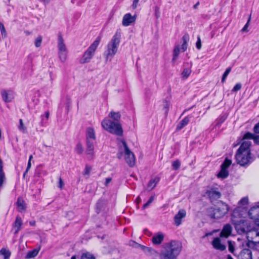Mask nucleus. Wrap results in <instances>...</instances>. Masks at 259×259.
I'll return each mask as SVG.
<instances>
[{"label":"nucleus","instance_id":"obj_49","mask_svg":"<svg viewBox=\"0 0 259 259\" xmlns=\"http://www.w3.org/2000/svg\"><path fill=\"white\" fill-rule=\"evenodd\" d=\"M196 48L198 50H200L201 49V39H200V36H198V37H197V41L196 42Z\"/></svg>","mask_w":259,"mask_h":259},{"label":"nucleus","instance_id":"obj_33","mask_svg":"<svg viewBox=\"0 0 259 259\" xmlns=\"http://www.w3.org/2000/svg\"><path fill=\"white\" fill-rule=\"evenodd\" d=\"M58 56L61 62H64L67 59V51H58Z\"/></svg>","mask_w":259,"mask_h":259},{"label":"nucleus","instance_id":"obj_3","mask_svg":"<svg viewBox=\"0 0 259 259\" xmlns=\"http://www.w3.org/2000/svg\"><path fill=\"white\" fill-rule=\"evenodd\" d=\"M229 210V206L225 203L221 202L216 207H209L206 210L207 215L212 220H218L223 218Z\"/></svg>","mask_w":259,"mask_h":259},{"label":"nucleus","instance_id":"obj_40","mask_svg":"<svg viewBox=\"0 0 259 259\" xmlns=\"http://www.w3.org/2000/svg\"><path fill=\"white\" fill-rule=\"evenodd\" d=\"M180 165H181L180 161L178 160L174 161L172 162V168L174 170H177V169H179L180 167Z\"/></svg>","mask_w":259,"mask_h":259},{"label":"nucleus","instance_id":"obj_55","mask_svg":"<svg viewBox=\"0 0 259 259\" xmlns=\"http://www.w3.org/2000/svg\"><path fill=\"white\" fill-rule=\"evenodd\" d=\"M64 185V183L63 182V180H62L61 178L60 177L59 179V187L62 189L63 188V186Z\"/></svg>","mask_w":259,"mask_h":259},{"label":"nucleus","instance_id":"obj_15","mask_svg":"<svg viewBox=\"0 0 259 259\" xmlns=\"http://www.w3.org/2000/svg\"><path fill=\"white\" fill-rule=\"evenodd\" d=\"M248 214L251 219L259 221V205L251 207L248 211Z\"/></svg>","mask_w":259,"mask_h":259},{"label":"nucleus","instance_id":"obj_51","mask_svg":"<svg viewBox=\"0 0 259 259\" xmlns=\"http://www.w3.org/2000/svg\"><path fill=\"white\" fill-rule=\"evenodd\" d=\"M31 162L30 161V160H28V164H27V168L25 171V172H24L23 174V177H25L26 174L28 172V171L29 170V169L31 167Z\"/></svg>","mask_w":259,"mask_h":259},{"label":"nucleus","instance_id":"obj_6","mask_svg":"<svg viewBox=\"0 0 259 259\" xmlns=\"http://www.w3.org/2000/svg\"><path fill=\"white\" fill-rule=\"evenodd\" d=\"M247 241L245 246L253 248L256 243H259V226H252L246 234Z\"/></svg>","mask_w":259,"mask_h":259},{"label":"nucleus","instance_id":"obj_18","mask_svg":"<svg viewBox=\"0 0 259 259\" xmlns=\"http://www.w3.org/2000/svg\"><path fill=\"white\" fill-rule=\"evenodd\" d=\"M232 228L230 224H226L220 233V237L227 238L231 234Z\"/></svg>","mask_w":259,"mask_h":259},{"label":"nucleus","instance_id":"obj_34","mask_svg":"<svg viewBox=\"0 0 259 259\" xmlns=\"http://www.w3.org/2000/svg\"><path fill=\"white\" fill-rule=\"evenodd\" d=\"M18 128L22 133L25 134L27 133V128L24 124L22 119H19V124L18 126Z\"/></svg>","mask_w":259,"mask_h":259},{"label":"nucleus","instance_id":"obj_31","mask_svg":"<svg viewBox=\"0 0 259 259\" xmlns=\"http://www.w3.org/2000/svg\"><path fill=\"white\" fill-rule=\"evenodd\" d=\"M6 180L5 174L3 170V166L0 165V188H2Z\"/></svg>","mask_w":259,"mask_h":259},{"label":"nucleus","instance_id":"obj_1","mask_svg":"<svg viewBox=\"0 0 259 259\" xmlns=\"http://www.w3.org/2000/svg\"><path fill=\"white\" fill-rule=\"evenodd\" d=\"M108 117L112 120L105 119L102 122V127L109 133L121 136L123 134V130L119 120L121 115L119 112L111 111L108 115Z\"/></svg>","mask_w":259,"mask_h":259},{"label":"nucleus","instance_id":"obj_17","mask_svg":"<svg viewBox=\"0 0 259 259\" xmlns=\"http://www.w3.org/2000/svg\"><path fill=\"white\" fill-rule=\"evenodd\" d=\"M58 51H67L64 39L60 33L58 35Z\"/></svg>","mask_w":259,"mask_h":259},{"label":"nucleus","instance_id":"obj_50","mask_svg":"<svg viewBox=\"0 0 259 259\" xmlns=\"http://www.w3.org/2000/svg\"><path fill=\"white\" fill-rule=\"evenodd\" d=\"M228 244H229V250L233 253L234 251V248L233 246V245L232 244V242L231 241H228Z\"/></svg>","mask_w":259,"mask_h":259},{"label":"nucleus","instance_id":"obj_39","mask_svg":"<svg viewBox=\"0 0 259 259\" xmlns=\"http://www.w3.org/2000/svg\"><path fill=\"white\" fill-rule=\"evenodd\" d=\"M191 72L190 69L185 68L182 73V77L187 78L190 75Z\"/></svg>","mask_w":259,"mask_h":259},{"label":"nucleus","instance_id":"obj_23","mask_svg":"<svg viewBox=\"0 0 259 259\" xmlns=\"http://www.w3.org/2000/svg\"><path fill=\"white\" fill-rule=\"evenodd\" d=\"M183 43L182 45V50L183 52H185L186 51L187 48V42L189 40V35L188 33L185 34L182 38Z\"/></svg>","mask_w":259,"mask_h":259},{"label":"nucleus","instance_id":"obj_48","mask_svg":"<svg viewBox=\"0 0 259 259\" xmlns=\"http://www.w3.org/2000/svg\"><path fill=\"white\" fill-rule=\"evenodd\" d=\"M241 88V84L239 83H237L233 88L232 91L237 92Z\"/></svg>","mask_w":259,"mask_h":259},{"label":"nucleus","instance_id":"obj_11","mask_svg":"<svg viewBox=\"0 0 259 259\" xmlns=\"http://www.w3.org/2000/svg\"><path fill=\"white\" fill-rule=\"evenodd\" d=\"M205 194L211 202L217 200L222 196V193L219 188L213 186L208 187L206 191Z\"/></svg>","mask_w":259,"mask_h":259},{"label":"nucleus","instance_id":"obj_24","mask_svg":"<svg viewBox=\"0 0 259 259\" xmlns=\"http://www.w3.org/2000/svg\"><path fill=\"white\" fill-rule=\"evenodd\" d=\"M159 181V179L157 177L151 179L147 185V189L148 190H152L156 186V184L158 183Z\"/></svg>","mask_w":259,"mask_h":259},{"label":"nucleus","instance_id":"obj_7","mask_svg":"<svg viewBox=\"0 0 259 259\" xmlns=\"http://www.w3.org/2000/svg\"><path fill=\"white\" fill-rule=\"evenodd\" d=\"M101 40L100 37H98L91 44L88 49L84 52L82 57L79 60L81 64L89 63L91 61L95 55V51L99 45Z\"/></svg>","mask_w":259,"mask_h":259},{"label":"nucleus","instance_id":"obj_22","mask_svg":"<svg viewBox=\"0 0 259 259\" xmlns=\"http://www.w3.org/2000/svg\"><path fill=\"white\" fill-rule=\"evenodd\" d=\"M17 209L18 211L22 212L26 209L25 203L21 197H18L16 202Z\"/></svg>","mask_w":259,"mask_h":259},{"label":"nucleus","instance_id":"obj_10","mask_svg":"<svg viewBox=\"0 0 259 259\" xmlns=\"http://www.w3.org/2000/svg\"><path fill=\"white\" fill-rule=\"evenodd\" d=\"M236 160L238 164L245 166L251 162L250 153L237 152L235 155Z\"/></svg>","mask_w":259,"mask_h":259},{"label":"nucleus","instance_id":"obj_35","mask_svg":"<svg viewBox=\"0 0 259 259\" xmlns=\"http://www.w3.org/2000/svg\"><path fill=\"white\" fill-rule=\"evenodd\" d=\"M0 254L4 255V259H7L10 257L11 252L9 250L5 248H2L0 250Z\"/></svg>","mask_w":259,"mask_h":259},{"label":"nucleus","instance_id":"obj_46","mask_svg":"<svg viewBox=\"0 0 259 259\" xmlns=\"http://www.w3.org/2000/svg\"><path fill=\"white\" fill-rule=\"evenodd\" d=\"M251 19V15H250L248 19V21L246 23V24L244 25V26L243 27V28L241 29V31L244 32V31H248L247 30V27H248L250 21Z\"/></svg>","mask_w":259,"mask_h":259},{"label":"nucleus","instance_id":"obj_26","mask_svg":"<svg viewBox=\"0 0 259 259\" xmlns=\"http://www.w3.org/2000/svg\"><path fill=\"white\" fill-rule=\"evenodd\" d=\"M1 95L3 100L6 103L11 102L13 99V97L6 90H3L1 92Z\"/></svg>","mask_w":259,"mask_h":259},{"label":"nucleus","instance_id":"obj_59","mask_svg":"<svg viewBox=\"0 0 259 259\" xmlns=\"http://www.w3.org/2000/svg\"><path fill=\"white\" fill-rule=\"evenodd\" d=\"M199 3L197 2L195 5H194L193 8L194 9H196L197 8V6L199 5Z\"/></svg>","mask_w":259,"mask_h":259},{"label":"nucleus","instance_id":"obj_25","mask_svg":"<svg viewBox=\"0 0 259 259\" xmlns=\"http://www.w3.org/2000/svg\"><path fill=\"white\" fill-rule=\"evenodd\" d=\"M189 121V117L188 116L185 117L178 124L177 126V130L179 131L182 129L185 126L188 124Z\"/></svg>","mask_w":259,"mask_h":259},{"label":"nucleus","instance_id":"obj_13","mask_svg":"<svg viewBox=\"0 0 259 259\" xmlns=\"http://www.w3.org/2000/svg\"><path fill=\"white\" fill-rule=\"evenodd\" d=\"M243 246H244L245 248L238 254V259H252V252L250 250L251 248L246 247L245 243L243 244Z\"/></svg>","mask_w":259,"mask_h":259},{"label":"nucleus","instance_id":"obj_36","mask_svg":"<svg viewBox=\"0 0 259 259\" xmlns=\"http://www.w3.org/2000/svg\"><path fill=\"white\" fill-rule=\"evenodd\" d=\"M75 151L79 154H82L83 151V148L80 143H78L75 148Z\"/></svg>","mask_w":259,"mask_h":259},{"label":"nucleus","instance_id":"obj_29","mask_svg":"<svg viewBox=\"0 0 259 259\" xmlns=\"http://www.w3.org/2000/svg\"><path fill=\"white\" fill-rule=\"evenodd\" d=\"M39 249H39H34L28 251L25 256V258L28 259L36 256L38 254Z\"/></svg>","mask_w":259,"mask_h":259},{"label":"nucleus","instance_id":"obj_60","mask_svg":"<svg viewBox=\"0 0 259 259\" xmlns=\"http://www.w3.org/2000/svg\"><path fill=\"white\" fill-rule=\"evenodd\" d=\"M122 156V154L121 153H118L117 154V157L119 158V159H120L121 157Z\"/></svg>","mask_w":259,"mask_h":259},{"label":"nucleus","instance_id":"obj_19","mask_svg":"<svg viewBox=\"0 0 259 259\" xmlns=\"http://www.w3.org/2000/svg\"><path fill=\"white\" fill-rule=\"evenodd\" d=\"M212 245L215 249L221 251L224 250L226 248L225 245L221 243V240L218 237L214 238L212 242Z\"/></svg>","mask_w":259,"mask_h":259},{"label":"nucleus","instance_id":"obj_57","mask_svg":"<svg viewBox=\"0 0 259 259\" xmlns=\"http://www.w3.org/2000/svg\"><path fill=\"white\" fill-rule=\"evenodd\" d=\"M50 113L49 111H47L45 112V117L47 119H48L49 117Z\"/></svg>","mask_w":259,"mask_h":259},{"label":"nucleus","instance_id":"obj_5","mask_svg":"<svg viewBox=\"0 0 259 259\" xmlns=\"http://www.w3.org/2000/svg\"><path fill=\"white\" fill-rule=\"evenodd\" d=\"M121 34L119 31H116L107 45V50L104 53L106 60L112 58L116 53L120 41Z\"/></svg>","mask_w":259,"mask_h":259},{"label":"nucleus","instance_id":"obj_9","mask_svg":"<svg viewBox=\"0 0 259 259\" xmlns=\"http://www.w3.org/2000/svg\"><path fill=\"white\" fill-rule=\"evenodd\" d=\"M124 147L125 160L130 167H133L135 164V158L134 153L130 150L124 141H122Z\"/></svg>","mask_w":259,"mask_h":259},{"label":"nucleus","instance_id":"obj_63","mask_svg":"<svg viewBox=\"0 0 259 259\" xmlns=\"http://www.w3.org/2000/svg\"><path fill=\"white\" fill-rule=\"evenodd\" d=\"M30 225H32V226L34 225L35 224V222H30Z\"/></svg>","mask_w":259,"mask_h":259},{"label":"nucleus","instance_id":"obj_41","mask_svg":"<svg viewBox=\"0 0 259 259\" xmlns=\"http://www.w3.org/2000/svg\"><path fill=\"white\" fill-rule=\"evenodd\" d=\"M231 71V67H228V68L226 69L225 72H224V73L223 74V76H222V82H224L225 81L226 77H227L228 75L229 74V73Z\"/></svg>","mask_w":259,"mask_h":259},{"label":"nucleus","instance_id":"obj_62","mask_svg":"<svg viewBox=\"0 0 259 259\" xmlns=\"http://www.w3.org/2000/svg\"><path fill=\"white\" fill-rule=\"evenodd\" d=\"M227 259H233L230 255H228L227 256Z\"/></svg>","mask_w":259,"mask_h":259},{"label":"nucleus","instance_id":"obj_61","mask_svg":"<svg viewBox=\"0 0 259 259\" xmlns=\"http://www.w3.org/2000/svg\"><path fill=\"white\" fill-rule=\"evenodd\" d=\"M32 158H33V156L32 155L29 156V160H30V162H31V160Z\"/></svg>","mask_w":259,"mask_h":259},{"label":"nucleus","instance_id":"obj_27","mask_svg":"<svg viewBox=\"0 0 259 259\" xmlns=\"http://www.w3.org/2000/svg\"><path fill=\"white\" fill-rule=\"evenodd\" d=\"M22 224V222L21 218L19 216H17L16 218L14 226L16 228V230L15 231V234H16L18 232L21 228V226Z\"/></svg>","mask_w":259,"mask_h":259},{"label":"nucleus","instance_id":"obj_42","mask_svg":"<svg viewBox=\"0 0 259 259\" xmlns=\"http://www.w3.org/2000/svg\"><path fill=\"white\" fill-rule=\"evenodd\" d=\"M0 30L1 31V33L3 36L4 37H6L7 36V32L5 28L4 25L2 22H0Z\"/></svg>","mask_w":259,"mask_h":259},{"label":"nucleus","instance_id":"obj_8","mask_svg":"<svg viewBox=\"0 0 259 259\" xmlns=\"http://www.w3.org/2000/svg\"><path fill=\"white\" fill-rule=\"evenodd\" d=\"M232 222L237 232L240 234L245 233L246 234L248 231H249L251 227V223L249 221L245 220H233Z\"/></svg>","mask_w":259,"mask_h":259},{"label":"nucleus","instance_id":"obj_53","mask_svg":"<svg viewBox=\"0 0 259 259\" xmlns=\"http://www.w3.org/2000/svg\"><path fill=\"white\" fill-rule=\"evenodd\" d=\"M253 131L255 133L259 134V122L254 125Z\"/></svg>","mask_w":259,"mask_h":259},{"label":"nucleus","instance_id":"obj_58","mask_svg":"<svg viewBox=\"0 0 259 259\" xmlns=\"http://www.w3.org/2000/svg\"><path fill=\"white\" fill-rule=\"evenodd\" d=\"M45 4H49L51 0H40Z\"/></svg>","mask_w":259,"mask_h":259},{"label":"nucleus","instance_id":"obj_28","mask_svg":"<svg viewBox=\"0 0 259 259\" xmlns=\"http://www.w3.org/2000/svg\"><path fill=\"white\" fill-rule=\"evenodd\" d=\"M243 139H253L255 143H258V136H254L253 134L250 132H247L244 135Z\"/></svg>","mask_w":259,"mask_h":259},{"label":"nucleus","instance_id":"obj_2","mask_svg":"<svg viewBox=\"0 0 259 259\" xmlns=\"http://www.w3.org/2000/svg\"><path fill=\"white\" fill-rule=\"evenodd\" d=\"M182 249L181 243L177 241H171L165 244L159 255L160 259H176Z\"/></svg>","mask_w":259,"mask_h":259},{"label":"nucleus","instance_id":"obj_30","mask_svg":"<svg viewBox=\"0 0 259 259\" xmlns=\"http://www.w3.org/2000/svg\"><path fill=\"white\" fill-rule=\"evenodd\" d=\"M229 175V172L227 169L221 167V169L219 173L217 175L218 178L225 179Z\"/></svg>","mask_w":259,"mask_h":259},{"label":"nucleus","instance_id":"obj_38","mask_svg":"<svg viewBox=\"0 0 259 259\" xmlns=\"http://www.w3.org/2000/svg\"><path fill=\"white\" fill-rule=\"evenodd\" d=\"M231 164V160L226 158L224 162L222 164L221 167L227 169Z\"/></svg>","mask_w":259,"mask_h":259},{"label":"nucleus","instance_id":"obj_37","mask_svg":"<svg viewBox=\"0 0 259 259\" xmlns=\"http://www.w3.org/2000/svg\"><path fill=\"white\" fill-rule=\"evenodd\" d=\"M91 169H92V167L90 166H89L88 165H86L85 167L82 172L83 175L84 176H87V178H88L89 176H90Z\"/></svg>","mask_w":259,"mask_h":259},{"label":"nucleus","instance_id":"obj_54","mask_svg":"<svg viewBox=\"0 0 259 259\" xmlns=\"http://www.w3.org/2000/svg\"><path fill=\"white\" fill-rule=\"evenodd\" d=\"M139 1V0H133L132 4L133 9H135L137 8Z\"/></svg>","mask_w":259,"mask_h":259},{"label":"nucleus","instance_id":"obj_16","mask_svg":"<svg viewBox=\"0 0 259 259\" xmlns=\"http://www.w3.org/2000/svg\"><path fill=\"white\" fill-rule=\"evenodd\" d=\"M186 215V211L184 209L179 210L177 214L174 217L175 224L177 226H179L182 223V220Z\"/></svg>","mask_w":259,"mask_h":259},{"label":"nucleus","instance_id":"obj_52","mask_svg":"<svg viewBox=\"0 0 259 259\" xmlns=\"http://www.w3.org/2000/svg\"><path fill=\"white\" fill-rule=\"evenodd\" d=\"M247 202H248V198H246V197H244V198H242L239 201V203L242 205H245V204H247Z\"/></svg>","mask_w":259,"mask_h":259},{"label":"nucleus","instance_id":"obj_12","mask_svg":"<svg viewBox=\"0 0 259 259\" xmlns=\"http://www.w3.org/2000/svg\"><path fill=\"white\" fill-rule=\"evenodd\" d=\"M130 245L133 246L135 247H140L142 250L148 255H153L157 254V251L152 248L145 246L144 245L138 244L135 241H132L130 244Z\"/></svg>","mask_w":259,"mask_h":259},{"label":"nucleus","instance_id":"obj_64","mask_svg":"<svg viewBox=\"0 0 259 259\" xmlns=\"http://www.w3.org/2000/svg\"><path fill=\"white\" fill-rule=\"evenodd\" d=\"M71 259H76L75 256H72Z\"/></svg>","mask_w":259,"mask_h":259},{"label":"nucleus","instance_id":"obj_47","mask_svg":"<svg viewBox=\"0 0 259 259\" xmlns=\"http://www.w3.org/2000/svg\"><path fill=\"white\" fill-rule=\"evenodd\" d=\"M169 106V103L167 101H165L163 103V107L165 110V113H167V112L168 111Z\"/></svg>","mask_w":259,"mask_h":259},{"label":"nucleus","instance_id":"obj_14","mask_svg":"<svg viewBox=\"0 0 259 259\" xmlns=\"http://www.w3.org/2000/svg\"><path fill=\"white\" fill-rule=\"evenodd\" d=\"M136 20V15L132 16L130 13L124 15L123 17L122 24L124 26H128L134 23Z\"/></svg>","mask_w":259,"mask_h":259},{"label":"nucleus","instance_id":"obj_32","mask_svg":"<svg viewBox=\"0 0 259 259\" xmlns=\"http://www.w3.org/2000/svg\"><path fill=\"white\" fill-rule=\"evenodd\" d=\"M180 53V48L179 46H176L173 50V57L172 59V62L174 63L177 59Z\"/></svg>","mask_w":259,"mask_h":259},{"label":"nucleus","instance_id":"obj_21","mask_svg":"<svg viewBox=\"0 0 259 259\" xmlns=\"http://www.w3.org/2000/svg\"><path fill=\"white\" fill-rule=\"evenodd\" d=\"M164 235L162 233H158L154 235L152 238V242L154 244H160L163 240Z\"/></svg>","mask_w":259,"mask_h":259},{"label":"nucleus","instance_id":"obj_43","mask_svg":"<svg viewBox=\"0 0 259 259\" xmlns=\"http://www.w3.org/2000/svg\"><path fill=\"white\" fill-rule=\"evenodd\" d=\"M81 259H95V257L91 254L85 253L82 254Z\"/></svg>","mask_w":259,"mask_h":259},{"label":"nucleus","instance_id":"obj_20","mask_svg":"<svg viewBox=\"0 0 259 259\" xmlns=\"http://www.w3.org/2000/svg\"><path fill=\"white\" fill-rule=\"evenodd\" d=\"M251 145V142L250 141H244L238 149L237 152H244V153H250V146Z\"/></svg>","mask_w":259,"mask_h":259},{"label":"nucleus","instance_id":"obj_44","mask_svg":"<svg viewBox=\"0 0 259 259\" xmlns=\"http://www.w3.org/2000/svg\"><path fill=\"white\" fill-rule=\"evenodd\" d=\"M42 41V37L40 36H38L35 41V46L36 47H39L41 45Z\"/></svg>","mask_w":259,"mask_h":259},{"label":"nucleus","instance_id":"obj_4","mask_svg":"<svg viewBox=\"0 0 259 259\" xmlns=\"http://www.w3.org/2000/svg\"><path fill=\"white\" fill-rule=\"evenodd\" d=\"M96 139L95 132L92 127H88L86 129V150L85 153L93 158L94 154V144Z\"/></svg>","mask_w":259,"mask_h":259},{"label":"nucleus","instance_id":"obj_56","mask_svg":"<svg viewBox=\"0 0 259 259\" xmlns=\"http://www.w3.org/2000/svg\"><path fill=\"white\" fill-rule=\"evenodd\" d=\"M112 178H107L105 180V182L104 183V185L105 186H107L108 184L111 181Z\"/></svg>","mask_w":259,"mask_h":259},{"label":"nucleus","instance_id":"obj_45","mask_svg":"<svg viewBox=\"0 0 259 259\" xmlns=\"http://www.w3.org/2000/svg\"><path fill=\"white\" fill-rule=\"evenodd\" d=\"M154 197V196H151L150 198H149V199L148 200V201L143 205L142 208L143 209H145V208L148 207L149 206V205L151 203H152V202L153 201Z\"/></svg>","mask_w":259,"mask_h":259}]
</instances>
